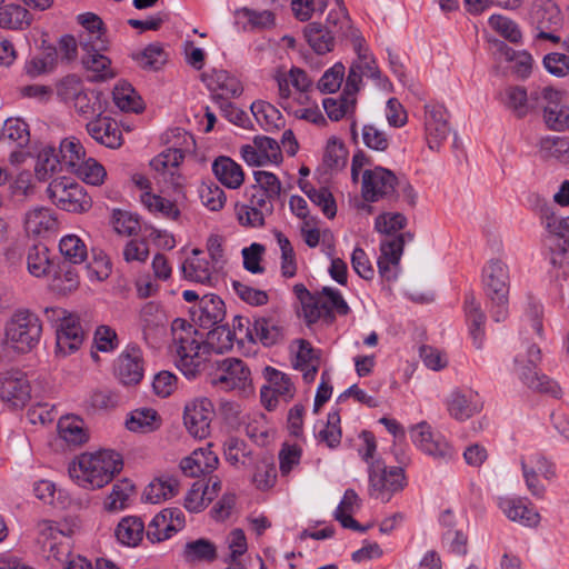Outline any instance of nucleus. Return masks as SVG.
I'll use <instances>...</instances> for the list:
<instances>
[{
  "label": "nucleus",
  "instance_id": "obj_1",
  "mask_svg": "<svg viewBox=\"0 0 569 569\" xmlns=\"http://www.w3.org/2000/svg\"><path fill=\"white\" fill-rule=\"evenodd\" d=\"M407 224V218L399 212H385L375 220V230L383 236L380 241V256L377 260L378 272L387 281H393L398 276V267L403 252L406 240L411 241L410 232L397 233Z\"/></svg>",
  "mask_w": 569,
  "mask_h": 569
},
{
  "label": "nucleus",
  "instance_id": "obj_2",
  "mask_svg": "<svg viewBox=\"0 0 569 569\" xmlns=\"http://www.w3.org/2000/svg\"><path fill=\"white\" fill-rule=\"evenodd\" d=\"M123 468L121 456L112 450L82 453L69 466L71 479L84 489H100Z\"/></svg>",
  "mask_w": 569,
  "mask_h": 569
},
{
  "label": "nucleus",
  "instance_id": "obj_3",
  "mask_svg": "<svg viewBox=\"0 0 569 569\" xmlns=\"http://www.w3.org/2000/svg\"><path fill=\"white\" fill-rule=\"evenodd\" d=\"M171 351L177 367L187 378H194L203 361L202 351L206 349L202 335L184 319L177 318L171 326Z\"/></svg>",
  "mask_w": 569,
  "mask_h": 569
},
{
  "label": "nucleus",
  "instance_id": "obj_4",
  "mask_svg": "<svg viewBox=\"0 0 569 569\" xmlns=\"http://www.w3.org/2000/svg\"><path fill=\"white\" fill-rule=\"evenodd\" d=\"M176 138L173 146L163 150L150 161L151 169L172 188L179 189L183 186L184 179L180 174L179 167L184 159V153L190 151L194 144L193 137L180 128H174L168 133Z\"/></svg>",
  "mask_w": 569,
  "mask_h": 569
},
{
  "label": "nucleus",
  "instance_id": "obj_5",
  "mask_svg": "<svg viewBox=\"0 0 569 569\" xmlns=\"http://www.w3.org/2000/svg\"><path fill=\"white\" fill-rule=\"evenodd\" d=\"M353 32L347 10L342 6L332 9L327 18V26L310 23L305 28V37L309 46L318 53L325 54L335 47L336 37H346L353 42Z\"/></svg>",
  "mask_w": 569,
  "mask_h": 569
},
{
  "label": "nucleus",
  "instance_id": "obj_6",
  "mask_svg": "<svg viewBox=\"0 0 569 569\" xmlns=\"http://www.w3.org/2000/svg\"><path fill=\"white\" fill-rule=\"evenodd\" d=\"M39 542L48 552V558L64 563L63 569H92L91 562L71 552L70 538L60 525L50 520L38 523Z\"/></svg>",
  "mask_w": 569,
  "mask_h": 569
},
{
  "label": "nucleus",
  "instance_id": "obj_7",
  "mask_svg": "<svg viewBox=\"0 0 569 569\" xmlns=\"http://www.w3.org/2000/svg\"><path fill=\"white\" fill-rule=\"evenodd\" d=\"M485 293L491 302V316L496 322L507 319L509 268L500 259L489 260L481 272Z\"/></svg>",
  "mask_w": 569,
  "mask_h": 569
},
{
  "label": "nucleus",
  "instance_id": "obj_8",
  "mask_svg": "<svg viewBox=\"0 0 569 569\" xmlns=\"http://www.w3.org/2000/svg\"><path fill=\"white\" fill-rule=\"evenodd\" d=\"M42 323L29 309L20 308L12 312L4 325V339L19 352H29L40 341Z\"/></svg>",
  "mask_w": 569,
  "mask_h": 569
},
{
  "label": "nucleus",
  "instance_id": "obj_9",
  "mask_svg": "<svg viewBox=\"0 0 569 569\" xmlns=\"http://www.w3.org/2000/svg\"><path fill=\"white\" fill-rule=\"evenodd\" d=\"M352 34V46L357 53V59L349 68V73L346 80L347 91L357 93L362 87L363 78L371 79L375 81L377 87L388 90L391 87V82L388 78L381 74L376 59L369 51L365 39L359 32H353Z\"/></svg>",
  "mask_w": 569,
  "mask_h": 569
},
{
  "label": "nucleus",
  "instance_id": "obj_10",
  "mask_svg": "<svg viewBox=\"0 0 569 569\" xmlns=\"http://www.w3.org/2000/svg\"><path fill=\"white\" fill-rule=\"evenodd\" d=\"M368 478L370 497L382 502H388L393 493L402 490L406 486L403 469L400 467H387L381 459L370 462Z\"/></svg>",
  "mask_w": 569,
  "mask_h": 569
},
{
  "label": "nucleus",
  "instance_id": "obj_11",
  "mask_svg": "<svg viewBox=\"0 0 569 569\" xmlns=\"http://www.w3.org/2000/svg\"><path fill=\"white\" fill-rule=\"evenodd\" d=\"M210 383L223 391H247L251 387V372L237 358H226L213 363L209 373Z\"/></svg>",
  "mask_w": 569,
  "mask_h": 569
},
{
  "label": "nucleus",
  "instance_id": "obj_12",
  "mask_svg": "<svg viewBox=\"0 0 569 569\" xmlns=\"http://www.w3.org/2000/svg\"><path fill=\"white\" fill-rule=\"evenodd\" d=\"M539 361L540 349L536 345H531L527 348L526 355L519 353L515 358V372L528 388L558 397L560 388L557 382L545 375L538 373L537 365Z\"/></svg>",
  "mask_w": 569,
  "mask_h": 569
},
{
  "label": "nucleus",
  "instance_id": "obj_13",
  "mask_svg": "<svg viewBox=\"0 0 569 569\" xmlns=\"http://www.w3.org/2000/svg\"><path fill=\"white\" fill-rule=\"evenodd\" d=\"M47 192L60 209L69 212H86L92 206V200L84 188L64 177L51 181Z\"/></svg>",
  "mask_w": 569,
  "mask_h": 569
},
{
  "label": "nucleus",
  "instance_id": "obj_14",
  "mask_svg": "<svg viewBox=\"0 0 569 569\" xmlns=\"http://www.w3.org/2000/svg\"><path fill=\"white\" fill-rule=\"evenodd\" d=\"M413 445L425 455L437 460H449L453 457V448L447 439L426 422H419L410 428Z\"/></svg>",
  "mask_w": 569,
  "mask_h": 569
},
{
  "label": "nucleus",
  "instance_id": "obj_15",
  "mask_svg": "<svg viewBox=\"0 0 569 569\" xmlns=\"http://www.w3.org/2000/svg\"><path fill=\"white\" fill-rule=\"evenodd\" d=\"M423 129L429 149L439 150L451 132L449 112L443 104L430 102L423 106Z\"/></svg>",
  "mask_w": 569,
  "mask_h": 569
},
{
  "label": "nucleus",
  "instance_id": "obj_16",
  "mask_svg": "<svg viewBox=\"0 0 569 569\" xmlns=\"http://www.w3.org/2000/svg\"><path fill=\"white\" fill-rule=\"evenodd\" d=\"M113 373L123 386L138 385L144 373L142 350L136 343L128 345L117 357Z\"/></svg>",
  "mask_w": 569,
  "mask_h": 569
},
{
  "label": "nucleus",
  "instance_id": "obj_17",
  "mask_svg": "<svg viewBox=\"0 0 569 569\" xmlns=\"http://www.w3.org/2000/svg\"><path fill=\"white\" fill-rule=\"evenodd\" d=\"M445 405L451 418L466 421L482 410L483 400L478 391L469 387H460L448 395Z\"/></svg>",
  "mask_w": 569,
  "mask_h": 569
},
{
  "label": "nucleus",
  "instance_id": "obj_18",
  "mask_svg": "<svg viewBox=\"0 0 569 569\" xmlns=\"http://www.w3.org/2000/svg\"><path fill=\"white\" fill-rule=\"evenodd\" d=\"M397 184L398 179L392 171L382 167L367 169L362 173V197L368 202H376L391 196Z\"/></svg>",
  "mask_w": 569,
  "mask_h": 569
},
{
  "label": "nucleus",
  "instance_id": "obj_19",
  "mask_svg": "<svg viewBox=\"0 0 569 569\" xmlns=\"http://www.w3.org/2000/svg\"><path fill=\"white\" fill-rule=\"evenodd\" d=\"M213 416L214 409L211 400L198 398L186 405L183 423L191 436L203 439L210 433V423Z\"/></svg>",
  "mask_w": 569,
  "mask_h": 569
},
{
  "label": "nucleus",
  "instance_id": "obj_20",
  "mask_svg": "<svg viewBox=\"0 0 569 569\" xmlns=\"http://www.w3.org/2000/svg\"><path fill=\"white\" fill-rule=\"evenodd\" d=\"M60 94L64 99H72L76 110L84 116L101 114L103 111L100 93L94 90H82L79 79L66 78L60 86Z\"/></svg>",
  "mask_w": 569,
  "mask_h": 569
},
{
  "label": "nucleus",
  "instance_id": "obj_21",
  "mask_svg": "<svg viewBox=\"0 0 569 569\" xmlns=\"http://www.w3.org/2000/svg\"><path fill=\"white\" fill-rule=\"evenodd\" d=\"M520 465L528 490L536 497H542L545 487L539 477L551 479L555 475L552 463L541 453L535 452L521 457Z\"/></svg>",
  "mask_w": 569,
  "mask_h": 569
},
{
  "label": "nucleus",
  "instance_id": "obj_22",
  "mask_svg": "<svg viewBox=\"0 0 569 569\" xmlns=\"http://www.w3.org/2000/svg\"><path fill=\"white\" fill-rule=\"evenodd\" d=\"M30 383L18 370L0 373V399L12 407H23L30 399Z\"/></svg>",
  "mask_w": 569,
  "mask_h": 569
},
{
  "label": "nucleus",
  "instance_id": "obj_23",
  "mask_svg": "<svg viewBox=\"0 0 569 569\" xmlns=\"http://www.w3.org/2000/svg\"><path fill=\"white\" fill-rule=\"evenodd\" d=\"M200 252L199 249L192 250L193 256ZM222 269L211 260L199 257L189 258L181 266L186 279L208 287H214L219 282Z\"/></svg>",
  "mask_w": 569,
  "mask_h": 569
},
{
  "label": "nucleus",
  "instance_id": "obj_24",
  "mask_svg": "<svg viewBox=\"0 0 569 569\" xmlns=\"http://www.w3.org/2000/svg\"><path fill=\"white\" fill-rule=\"evenodd\" d=\"M268 386L261 389V400L268 410L276 406L278 399L287 402L295 395V386L290 377L274 368H266Z\"/></svg>",
  "mask_w": 569,
  "mask_h": 569
},
{
  "label": "nucleus",
  "instance_id": "obj_25",
  "mask_svg": "<svg viewBox=\"0 0 569 569\" xmlns=\"http://www.w3.org/2000/svg\"><path fill=\"white\" fill-rule=\"evenodd\" d=\"M167 323V315L159 303L149 301L140 309L139 327L147 343H152L164 333Z\"/></svg>",
  "mask_w": 569,
  "mask_h": 569
},
{
  "label": "nucleus",
  "instance_id": "obj_26",
  "mask_svg": "<svg viewBox=\"0 0 569 569\" xmlns=\"http://www.w3.org/2000/svg\"><path fill=\"white\" fill-rule=\"evenodd\" d=\"M84 339V330L76 315L62 317L57 328V348L63 355L71 353L80 348Z\"/></svg>",
  "mask_w": 569,
  "mask_h": 569
},
{
  "label": "nucleus",
  "instance_id": "obj_27",
  "mask_svg": "<svg viewBox=\"0 0 569 569\" xmlns=\"http://www.w3.org/2000/svg\"><path fill=\"white\" fill-rule=\"evenodd\" d=\"M224 316V303L216 295H204L192 310L193 321L204 329L219 326Z\"/></svg>",
  "mask_w": 569,
  "mask_h": 569
},
{
  "label": "nucleus",
  "instance_id": "obj_28",
  "mask_svg": "<svg viewBox=\"0 0 569 569\" xmlns=\"http://www.w3.org/2000/svg\"><path fill=\"white\" fill-rule=\"evenodd\" d=\"M278 86L279 103L291 101L292 91H310L312 80L300 68H291L287 72H278L274 77Z\"/></svg>",
  "mask_w": 569,
  "mask_h": 569
},
{
  "label": "nucleus",
  "instance_id": "obj_29",
  "mask_svg": "<svg viewBox=\"0 0 569 569\" xmlns=\"http://www.w3.org/2000/svg\"><path fill=\"white\" fill-rule=\"evenodd\" d=\"M181 511L178 509H164L153 517L146 531L151 542H160L169 539L181 527Z\"/></svg>",
  "mask_w": 569,
  "mask_h": 569
},
{
  "label": "nucleus",
  "instance_id": "obj_30",
  "mask_svg": "<svg viewBox=\"0 0 569 569\" xmlns=\"http://www.w3.org/2000/svg\"><path fill=\"white\" fill-rule=\"evenodd\" d=\"M210 448L211 443H208L206 448L194 449L190 456L183 458L180 462L183 475L188 477H200L216 470L219 459Z\"/></svg>",
  "mask_w": 569,
  "mask_h": 569
},
{
  "label": "nucleus",
  "instance_id": "obj_31",
  "mask_svg": "<svg viewBox=\"0 0 569 569\" xmlns=\"http://www.w3.org/2000/svg\"><path fill=\"white\" fill-rule=\"evenodd\" d=\"M88 134L98 143L114 149L122 144V133L117 122L108 117H98L87 123Z\"/></svg>",
  "mask_w": 569,
  "mask_h": 569
},
{
  "label": "nucleus",
  "instance_id": "obj_32",
  "mask_svg": "<svg viewBox=\"0 0 569 569\" xmlns=\"http://www.w3.org/2000/svg\"><path fill=\"white\" fill-rule=\"evenodd\" d=\"M463 309L472 343L477 349H481L485 342L486 315L473 293L466 295Z\"/></svg>",
  "mask_w": 569,
  "mask_h": 569
},
{
  "label": "nucleus",
  "instance_id": "obj_33",
  "mask_svg": "<svg viewBox=\"0 0 569 569\" xmlns=\"http://www.w3.org/2000/svg\"><path fill=\"white\" fill-rule=\"evenodd\" d=\"M282 327L274 318H256L250 327H246V337L250 341H260L263 346H273L282 339Z\"/></svg>",
  "mask_w": 569,
  "mask_h": 569
},
{
  "label": "nucleus",
  "instance_id": "obj_34",
  "mask_svg": "<svg viewBox=\"0 0 569 569\" xmlns=\"http://www.w3.org/2000/svg\"><path fill=\"white\" fill-rule=\"evenodd\" d=\"M207 86L212 91V98L217 103L242 93L240 81L224 70L213 71L207 79Z\"/></svg>",
  "mask_w": 569,
  "mask_h": 569
},
{
  "label": "nucleus",
  "instance_id": "obj_35",
  "mask_svg": "<svg viewBox=\"0 0 569 569\" xmlns=\"http://www.w3.org/2000/svg\"><path fill=\"white\" fill-rule=\"evenodd\" d=\"M499 508L508 519L522 526L535 527L539 523V513L523 499L500 498Z\"/></svg>",
  "mask_w": 569,
  "mask_h": 569
},
{
  "label": "nucleus",
  "instance_id": "obj_36",
  "mask_svg": "<svg viewBox=\"0 0 569 569\" xmlns=\"http://www.w3.org/2000/svg\"><path fill=\"white\" fill-rule=\"evenodd\" d=\"M319 366L320 351L307 340H298L293 367L302 372L306 382L310 383L315 380Z\"/></svg>",
  "mask_w": 569,
  "mask_h": 569
},
{
  "label": "nucleus",
  "instance_id": "obj_37",
  "mask_svg": "<svg viewBox=\"0 0 569 569\" xmlns=\"http://www.w3.org/2000/svg\"><path fill=\"white\" fill-rule=\"evenodd\" d=\"M217 180L228 189H239L244 181V172L239 163L229 157L220 156L212 162Z\"/></svg>",
  "mask_w": 569,
  "mask_h": 569
},
{
  "label": "nucleus",
  "instance_id": "obj_38",
  "mask_svg": "<svg viewBox=\"0 0 569 569\" xmlns=\"http://www.w3.org/2000/svg\"><path fill=\"white\" fill-rule=\"evenodd\" d=\"M361 506V500L353 489H347L345 495L335 510V518L343 528L352 529L356 531H366L368 527H362L357 520L352 518V513Z\"/></svg>",
  "mask_w": 569,
  "mask_h": 569
},
{
  "label": "nucleus",
  "instance_id": "obj_39",
  "mask_svg": "<svg viewBox=\"0 0 569 569\" xmlns=\"http://www.w3.org/2000/svg\"><path fill=\"white\" fill-rule=\"evenodd\" d=\"M179 492V482L170 476L152 480L144 489L143 498L150 503H160L173 498Z\"/></svg>",
  "mask_w": 569,
  "mask_h": 569
},
{
  "label": "nucleus",
  "instance_id": "obj_40",
  "mask_svg": "<svg viewBox=\"0 0 569 569\" xmlns=\"http://www.w3.org/2000/svg\"><path fill=\"white\" fill-rule=\"evenodd\" d=\"M144 535V525L139 517H123L114 529V536L123 546L136 547L142 540Z\"/></svg>",
  "mask_w": 569,
  "mask_h": 569
},
{
  "label": "nucleus",
  "instance_id": "obj_41",
  "mask_svg": "<svg viewBox=\"0 0 569 569\" xmlns=\"http://www.w3.org/2000/svg\"><path fill=\"white\" fill-rule=\"evenodd\" d=\"M133 493L134 486L130 480H119L113 483L111 492L103 502V507L108 512H120L129 507Z\"/></svg>",
  "mask_w": 569,
  "mask_h": 569
},
{
  "label": "nucleus",
  "instance_id": "obj_42",
  "mask_svg": "<svg viewBox=\"0 0 569 569\" xmlns=\"http://www.w3.org/2000/svg\"><path fill=\"white\" fill-rule=\"evenodd\" d=\"M299 187L309 200L321 209L323 214L332 219L337 213V206L332 193L325 187L315 188L308 181L300 180Z\"/></svg>",
  "mask_w": 569,
  "mask_h": 569
},
{
  "label": "nucleus",
  "instance_id": "obj_43",
  "mask_svg": "<svg viewBox=\"0 0 569 569\" xmlns=\"http://www.w3.org/2000/svg\"><path fill=\"white\" fill-rule=\"evenodd\" d=\"M82 63L90 81H104L114 77L110 59L101 52L84 53Z\"/></svg>",
  "mask_w": 569,
  "mask_h": 569
},
{
  "label": "nucleus",
  "instance_id": "obj_44",
  "mask_svg": "<svg viewBox=\"0 0 569 569\" xmlns=\"http://www.w3.org/2000/svg\"><path fill=\"white\" fill-rule=\"evenodd\" d=\"M251 112L259 126L266 131L279 129L284 123L280 111L269 102L254 101L251 104Z\"/></svg>",
  "mask_w": 569,
  "mask_h": 569
},
{
  "label": "nucleus",
  "instance_id": "obj_45",
  "mask_svg": "<svg viewBox=\"0 0 569 569\" xmlns=\"http://www.w3.org/2000/svg\"><path fill=\"white\" fill-rule=\"evenodd\" d=\"M141 202L158 217L176 220L180 216V210L174 202L150 191H144L141 194Z\"/></svg>",
  "mask_w": 569,
  "mask_h": 569
},
{
  "label": "nucleus",
  "instance_id": "obj_46",
  "mask_svg": "<svg viewBox=\"0 0 569 569\" xmlns=\"http://www.w3.org/2000/svg\"><path fill=\"white\" fill-rule=\"evenodd\" d=\"M57 220L50 209L44 207H36L26 213V230L34 236L52 230Z\"/></svg>",
  "mask_w": 569,
  "mask_h": 569
},
{
  "label": "nucleus",
  "instance_id": "obj_47",
  "mask_svg": "<svg viewBox=\"0 0 569 569\" xmlns=\"http://www.w3.org/2000/svg\"><path fill=\"white\" fill-rule=\"evenodd\" d=\"M59 153L62 166L70 172L74 171L87 158L83 146L76 137L63 139L59 146Z\"/></svg>",
  "mask_w": 569,
  "mask_h": 569
},
{
  "label": "nucleus",
  "instance_id": "obj_48",
  "mask_svg": "<svg viewBox=\"0 0 569 569\" xmlns=\"http://www.w3.org/2000/svg\"><path fill=\"white\" fill-rule=\"evenodd\" d=\"M356 92L347 91V84L345 86L343 93L340 98H326L322 101V106L327 116L333 120L338 121L342 119L345 116L352 113L356 109Z\"/></svg>",
  "mask_w": 569,
  "mask_h": 569
},
{
  "label": "nucleus",
  "instance_id": "obj_49",
  "mask_svg": "<svg viewBox=\"0 0 569 569\" xmlns=\"http://www.w3.org/2000/svg\"><path fill=\"white\" fill-rule=\"evenodd\" d=\"M58 431L60 437L70 445L78 446L88 439L84 422L79 417L66 416L60 418Z\"/></svg>",
  "mask_w": 569,
  "mask_h": 569
},
{
  "label": "nucleus",
  "instance_id": "obj_50",
  "mask_svg": "<svg viewBox=\"0 0 569 569\" xmlns=\"http://www.w3.org/2000/svg\"><path fill=\"white\" fill-rule=\"evenodd\" d=\"M31 23V14L20 4H1L0 28L23 29Z\"/></svg>",
  "mask_w": 569,
  "mask_h": 569
},
{
  "label": "nucleus",
  "instance_id": "obj_51",
  "mask_svg": "<svg viewBox=\"0 0 569 569\" xmlns=\"http://www.w3.org/2000/svg\"><path fill=\"white\" fill-rule=\"evenodd\" d=\"M30 133L28 124L20 118H9L0 130V141L14 143L22 148L29 143Z\"/></svg>",
  "mask_w": 569,
  "mask_h": 569
},
{
  "label": "nucleus",
  "instance_id": "obj_52",
  "mask_svg": "<svg viewBox=\"0 0 569 569\" xmlns=\"http://www.w3.org/2000/svg\"><path fill=\"white\" fill-rule=\"evenodd\" d=\"M561 101V92L550 86L537 87L530 91V112L542 110L543 114Z\"/></svg>",
  "mask_w": 569,
  "mask_h": 569
},
{
  "label": "nucleus",
  "instance_id": "obj_53",
  "mask_svg": "<svg viewBox=\"0 0 569 569\" xmlns=\"http://www.w3.org/2000/svg\"><path fill=\"white\" fill-rule=\"evenodd\" d=\"M59 250L62 257L71 264L83 262L88 257L87 246L77 234H66L60 239Z\"/></svg>",
  "mask_w": 569,
  "mask_h": 569
},
{
  "label": "nucleus",
  "instance_id": "obj_54",
  "mask_svg": "<svg viewBox=\"0 0 569 569\" xmlns=\"http://www.w3.org/2000/svg\"><path fill=\"white\" fill-rule=\"evenodd\" d=\"M114 104L124 112H139L142 109L141 100L136 93L132 86L126 81L114 86L113 91Z\"/></svg>",
  "mask_w": 569,
  "mask_h": 569
},
{
  "label": "nucleus",
  "instance_id": "obj_55",
  "mask_svg": "<svg viewBox=\"0 0 569 569\" xmlns=\"http://www.w3.org/2000/svg\"><path fill=\"white\" fill-rule=\"evenodd\" d=\"M27 268L30 274L41 278L51 269L49 249L43 244L31 247L27 254Z\"/></svg>",
  "mask_w": 569,
  "mask_h": 569
},
{
  "label": "nucleus",
  "instance_id": "obj_56",
  "mask_svg": "<svg viewBox=\"0 0 569 569\" xmlns=\"http://www.w3.org/2000/svg\"><path fill=\"white\" fill-rule=\"evenodd\" d=\"M126 427L133 432H150L158 428V413L153 409H137L126 420Z\"/></svg>",
  "mask_w": 569,
  "mask_h": 569
},
{
  "label": "nucleus",
  "instance_id": "obj_57",
  "mask_svg": "<svg viewBox=\"0 0 569 569\" xmlns=\"http://www.w3.org/2000/svg\"><path fill=\"white\" fill-rule=\"evenodd\" d=\"M79 286V276L74 267L62 263L54 273L50 287L53 291L66 295L76 290Z\"/></svg>",
  "mask_w": 569,
  "mask_h": 569
},
{
  "label": "nucleus",
  "instance_id": "obj_58",
  "mask_svg": "<svg viewBox=\"0 0 569 569\" xmlns=\"http://www.w3.org/2000/svg\"><path fill=\"white\" fill-rule=\"evenodd\" d=\"M237 332L228 326H217L208 332L206 349L210 348L216 353H223L233 347Z\"/></svg>",
  "mask_w": 569,
  "mask_h": 569
},
{
  "label": "nucleus",
  "instance_id": "obj_59",
  "mask_svg": "<svg viewBox=\"0 0 569 569\" xmlns=\"http://www.w3.org/2000/svg\"><path fill=\"white\" fill-rule=\"evenodd\" d=\"M201 203L211 211H219L226 203L224 191L213 181H203L198 188Z\"/></svg>",
  "mask_w": 569,
  "mask_h": 569
},
{
  "label": "nucleus",
  "instance_id": "obj_60",
  "mask_svg": "<svg viewBox=\"0 0 569 569\" xmlns=\"http://www.w3.org/2000/svg\"><path fill=\"white\" fill-rule=\"evenodd\" d=\"M72 173L92 186H101L107 177L104 167L93 158H86Z\"/></svg>",
  "mask_w": 569,
  "mask_h": 569
},
{
  "label": "nucleus",
  "instance_id": "obj_61",
  "mask_svg": "<svg viewBox=\"0 0 569 569\" xmlns=\"http://www.w3.org/2000/svg\"><path fill=\"white\" fill-rule=\"evenodd\" d=\"M216 547L207 539H198L186 543L183 557L189 562L210 561L216 558Z\"/></svg>",
  "mask_w": 569,
  "mask_h": 569
},
{
  "label": "nucleus",
  "instance_id": "obj_62",
  "mask_svg": "<svg viewBox=\"0 0 569 569\" xmlns=\"http://www.w3.org/2000/svg\"><path fill=\"white\" fill-rule=\"evenodd\" d=\"M277 480V469L273 461L263 458L256 463V470L252 476V482L259 490H267L274 486Z\"/></svg>",
  "mask_w": 569,
  "mask_h": 569
},
{
  "label": "nucleus",
  "instance_id": "obj_63",
  "mask_svg": "<svg viewBox=\"0 0 569 569\" xmlns=\"http://www.w3.org/2000/svg\"><path fill=\"white\" fill-rule=\"evenodd\" d=\"M62 168L61 159L52 147H44L38 154L36 163L37 177L46 180L50 174L54 173L58 168Z\"/></svg>",
  "mask_w": 569,
  "mask_h": 569
},
{
  "label": "nucleus",
  "instance_id": "obj_64",
  "mask_svg": "<svg viewBox=\"0 0 569 569\" xmlns=\"http://www.w3.org/2000/svg\"><path fill=\"white\" fill-rule=\"evenodd\" d=\"M540 151L548 158L558 160L569 159L568 137H546L540 140Z\"/></svg>",
  "mask_w": 569,
  "mask_h": 569
}]
</instances>
